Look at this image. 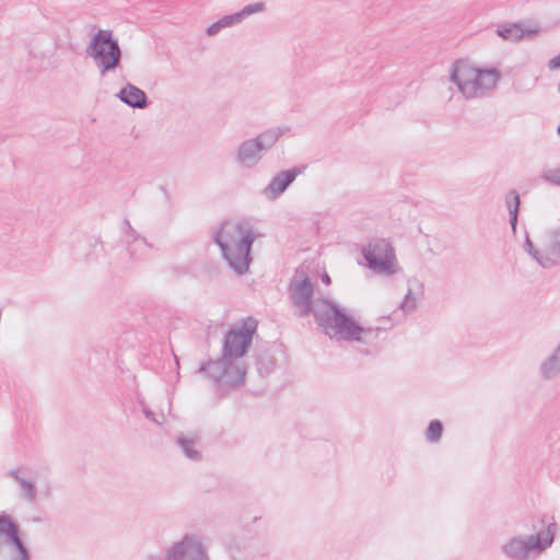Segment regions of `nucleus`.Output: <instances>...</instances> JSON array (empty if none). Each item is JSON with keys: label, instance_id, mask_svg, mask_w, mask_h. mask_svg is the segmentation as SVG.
<instances>
[{"label": "nucleus", "instance_id": "nucleus-1", "mask_svg": "<svg viewBox=\"0 0 560 560\" xmlns=\"http://www.w3.org/2000/svg\"><path fill=\"white\" fill-rule=\"evenodd\" d=\"M288 294L294 315L299 318L314 316L315 323L330 339L348 342H366L377 338L382 328L364 327L328 296L315 299V284L305 272H295L288 284Z\"/></svg>", "mask_w": 560, "mask_h": 560}, {"label": "nucleus", "instance_id": "nucleus-2", "mask_svg": "<svg viewBox=\"0 0 560 560\" xmlns=\"http://www.w3.org/2000/svg\"><path fill=\"white\" fill-rule=\"evenodd\" d=\"M257 326L258 322L252 316L231 326L222 339L221 357L200 364L198 372L212 381L219 393L238 388L245 383L247 365L242 359L253 343Z\"/></svg>", "mask_w": 560, "mask_h": 560}, {"label": "nucleus", "instance_id": "nucleus-3", "mask_svg": "<svg viewBox=\"0 0 560 560\" xmlns=\"http://www.w3.org/2000/svg\"><path fill=\"white\" fill-rule=\"evenodd\" d=\"M258 234L245 229L243 223H222L213 234V242L219 246L223 259L237 275L248 272L253 261L252 248Z\"/></svg>", "mask_w": 560, "mask_h": 560}, {"label": "nucleus", "instance_id": "nucleus-4", "mask_svg": "<svg viewBox=\"0 0 560 560\" xmlns=\"http://www.w3.org/2000/svg\"><path fill=\"white\" fill-rule=\"evenodd\" d=\"M535 534L513 536L501 546L502 553L509 560H528L541 555L552 546L558 524L553 516L544 514L533 520Z\"/></svg>", "mask_w": 560, "mask_h": 560}, {"label": "nucleus", "instance_id": "nucleus-5", "mask_svg": "<svg viewBox=\"0 0 560 560\" xmlns=\"http://www.w3.org/2000/svg\"><path fill=\"white\" fill-rule=\"evenodd\" d=\"M85 52L94 61L102 77L120 67L122 51L112 30H97L92 35Z\"/></svg>", "mask_w": 560, "mask_h": 560}, {"label": "nucleus", "instance_id": "nucleus-6", "mask_svg": "<svg viewBox=\"0 0 560 560\" xmlns=\"http://www.w3.org/2000/svg\"><path fill=\"white\" fill-rule=\"evenodd\" d=\"M361 254L366 266L376 273L393 275L396 272V255L392 244L385 238H377L363 246Z\"/></svg>", "mask_w": 560, "mask_h": 560}, {"label": "nucleus", "instance_id": "nucleus-7", "mask_svg": "<svg viewBox=\"0 0 560 560\" xmlns=\"http://www.w3.org/2000/svg\"><path fill=\"white\" fill-rule=\"evenodd\" d=\"M162 560H210L201 535L186 533L165 549Z\"/></svg>", "mask_w": 560, "mask_h": 560}, {"label": "nucleus", "instance_id": "nucleus-8", "mask_svg": "<svg viewBox=\"0 0 560 560\" xmlns=\"http://www.w3.org/2000/svg\"><path fill=\"white\" fill-rule=\"evenodd\" d=\"M478 69L464 59H458L452 65L450 80L466 98L476 96V85L479 82Z\"/></svg>", "mask_w": 560, "mask_h": 560}, {"label": "nucleus", "instance_id": "nucleus-9", "mask_svg": "<svg viewBox=\"0 0 560 560\" xmlns=\"http://www.w3.org/2000/svg\"><path fill=\"white\" fill-rule=\"evenodd\" d=\"M305 168L306 165L293 166L277 173L262 189V195L271 201L278 199Z\"/></svg>", "mask_w": 560, "mask_h": 560}, {"label": "nucleus", "instance_id": "nucleus-10", "mask_svg": "<svg viewBox=\"0 0 560 560\" xmlns=\"http://www.w3.org/2000/svg\"><path fill=\"white\" fill-rule=\"evenodd\" d=\"M253 138L242 141L236 150L235 162L243 168L255 167L262 158V152Z\"/></svg>", "mask_w": 560, "mask_h": 560}, {"label": "nucleus", "instance_id": "nucleus-11", "mask_svg": "<svg viewBox=\"0 0 560 560\" xmlns=\"http://www.w3.org/2000/svg\"><path fill=\"white\" fill-rule=\"evenodd\" d=\"M124 104L131 108L142 109L149 106L150 101L143 90L127 82L116 94Z\"/></svg>", "mask_w": 560, "mask_h": 560}, {"label": "nucleus", "instance_id": "nucleus-12", "mask_svg": "<svg viewBox=\"0 0 560 560\" xmlns=\"http://www.w3.org/2000/svg\"><path fill=\"white\" fill-rule=\"evenodd\" d=\"M495 34L508 42H518L524 38H533L538 35L537 28H524L521 23H506L497 26Z\"/></svg>", "mask_w": 560, "mask_h": 560}, {"label": "nucleus", "instance_id": "nucleus-13", "mask_svg": "<svg viewBox=\"0 0 560 560\" xmlns=\"http://www.w3.org/2000/svg\"><path fill=\"white\" fill-rule=\"evenodd\" d=\"M273 348L269 343H264L255 349V365L260 376L270 375L276 370L277 361L273 355Z\"/></svg>", "mask_w": 560, "mask_h": 560}, {"label": "nucleus", "instance_id": "nucleus-14", "mask_svg": "<svg viewBox=\"0 0 560 560\" xmlns=\"http://www.w3.org/2000/svg\"><path fill=\"white\" fill-rule=\"evenodd\" d=\"M5 541L11 546L9 560H32V552L23 538V533L18 523Z\"/></svg>", "mask_w": 560, "mask_h": 560}, {"label": "nucleus", "instance_id": "nucleus-15", "mask_svg": "<svg viewBox=\"0 0 560 560\" xmlns=\"http://www.w3.org/2000/svg\"><path fill=\"white\" fill-rule=\"evenodd\" d=\"M560 375V341L552 353H550L539 365V376L544 381H552Z\"/></svg>", "mask_w": 560, "mask_h": 560}, {"label": "nucleus", "instance_id": "nucleus-16", "mask_svg": "<svg viewBox=\"0 0 560 560\" xmlns=\"http://www.w3.org/2000/svg\"><path fill=\"white\" fill-rule=\"evenodd\" d=\"M478 84L476 85V96L479 92L493 90L501 79V72L497 68H479Z\"/></svg>", "mask_w": 560, "mask_h": 560}, {"label": "nucleus", "instance_id": "nucleus-17", "mask_svg": "<svg viewBox=\"0 0 560 560\" xmlns=\"http://www.w3.org/2000/svg\"><path fill=\"white\" fill-rule=\"evenodd\" d=\"M524 250L542 268L549 269L558 265V261L550 257L547 252L542 253L537 249L529 237L528 233L525 235Z\"/></svg>", "mask_w": 560, "mask_h": 560}, {"label": "nucleus", "instance_id": "nucleus-18", "mask_svg": "<svg viewBox=\"0 0 560 560\" xmlns=\"http://www.w3.org/2000/svg\"><path fill=\"white\" fill-rule=\"evenodd\" d=\"M505 206L509 211V222L512 233L515 235L517 232L518 212L521 207L520 194L516 189H511L505 196Z\"/></svg>", "mask_w": 560, "mask_h": 560}, {"label": "nucleus", "instance_id": "nucleus-19", "mask_svg": "<svg viewBox=\"0 0 560 560\" xmlns=\"http://www.w3.org/2000/svg\"><path fill=\"white\" fill-rule=\"evenodd\" d=\"M198 444V440L195 438H189L184 434H179L176 438V445L180 448L184 455L191 462H200L202 459L201 452L196 447Z\"/></svg>", "mask_w": 560, "mask_h": 560}, {"label": "nucleus", "instance_id": "nucleus-20", "mask_svg": "<svg viewBox=\"0 0 560 560\" xmlns=\"http://www.w3.org/2000/svg\"><path fill=\"white\" fill-rule=\"evenodd\" d=\"M284 133V130L281 128H272L267 129L264 132L257 135L253 139L256 140L255 142L258 144L261 152H267L270 150L277 141L282 137Z\"/></svg>", "mask_w": 560, "mask_h": 560}, {"label": "nucleus", "instance_id": "nucleus-21", "mask_svg": "<svg viewBox=\"0 0 560 560\" xmlns=\"http://www.w3.org/2000/svg\"><path fill=\"white\" fill-rule=\"evenodd\" d=\"M545 252L555 258L557 261L560 260V225L549 229L545 232Z\"/></svg>", "mask_w": 560, "mask_h": 560}, {"label": "nucleus", "instance_id": "nucleus-22", "mask_svg": "<svg viewBox=\"0 0 560 560\" xmlns=\"http://www.w3.org/2000/svg\"><path fill=\"white\" fill-rule=\"evenodd\" d=\"M9 476L12 477L22 488L23 498L30 503L35 502L37 490L35 483L20 476L19 469H12L9 471Z\"/></svg>", "mask_w": 560, "mask_h": 560}, {"label": "nucleus", "instance_id": "nucleus-23", "mask_svg": "<svg viewBox=\"0 0 560 560\" xmlns=\"http://www.w3.org/2000/svg\"><path fill=\"white\" fill-rule=\"evenodd\" d=\"M444 425L441 420L433 419L429 422L425 430V439L430 443H436L441 440L443 434Z\"/></svg>", "mask_w": 560, "mask_h": 560}, {"label": "nucleus", "instance_id": "nucleus-24", "mask_svg": "<svg viewBox=\"0 0 560 560\" xmlns=\"http://www.w3.org/2000/svg\"><path fill=\"white\" fill-rule=\"evenodd\" d=\"M16 524L13 516L5 512L0 513V537L7 539Z\"/></svg>", "mask_w": 560, "mask_h": 560}, {"label": "nucleus", "instance_id": "nucleus-25", "mask_svg": "<svg viewBox=\"0 0 560 560\" xmlns=\"http://www.w3.org/2000/svg\"><path fill=\"white\" fill-rule=\"evenodd\" d=\"M541 179L553 186H560V168H546L541 172Z\"/></svg>", "mask_w": 560, "mask_h": 560}, {"label": "nucleus", "instance_id": "nucleus-26", "mask_svg": "<svg viewBox=\"0 0 560 560\" xmlns=\"http://www.w3.org/2000/svg\"><path fill=\"white\" fill-rule=\"evenodd\" d=\"M266 10V4L264 2H255L245 5L241 11H238L242 20L244 21L246 18L254 13H259Z\"/></svg>", "mask_w": 560, "mask_h": 560}, {"label": "nucleus", "instance_id": "nucleus-27", "mask_svg": "<svg viewBox=\"0 0 560 560\" xmlns=\"http://www.w3.org/2000/svg\"><path fill=\"white\" fill-rule=\"evenodd\" d=\"M417 307L416 299L412 296V289L408 288V291L404 298V300L399 304V308L408 314L412 311H415Z\"/></svg>", "mask_w": 560, "mask_h": 560}, {"label": "nucleus", "instance_id": "nucleus-28", "mask_svg": "<svg viewBox=\"0 0 560 560\" xmlns=\"http://www.w3.org/2000/svg\"><path fill=\"white\" fill-rule=\"evenodd\" d=\"M138 245L139 246L142 245L147 249L152 248V245L148 242V240L144 236H141L139 234L138 238L128 241V250H129L131 257H133L136 255V248L133 246H138Z\"/></svg>", "mask_w": 560, "mask_h": 560}, {"label": "nucleus", "instance_id": "nucleus-29", "mask_svg": "<svg viewBox=\"0 0 560 560\" xmlns=\"http://www.w3.org/2000/svg\"><path fill=\"white\" fill-rule=\"evenodd\" d=\"M219 20L221 21L223 28L231 27V26L236 25L243 21L238 12L223 15Z\"/></svg>", "mask_w": 560, "mask_h": 560}, {"label": "nucleus", "instance_id": "nucleus-30", "mask_svg": "<svg viewBox=\"0 0 560 560\" xmlns=\"http://www.w3.org/2000/svg\"><path fill=\"white\" fill-rule=\"evenodd\" d=\"M221 30H223V26H222V23L220 20L211 23L207 28H206V34L208 36H214L217 35Z\"/></svg>", "mask_w": 560, "mask_h": 560}, {"label": "nucleus", "instance_id": "nucleus-31", "mask_svg": "<svg viewBox=\"0 0 560 560\" xmlns=\"http://www.w3.org/2000/svg\"><path fill=\"white\" fill-rule=\"evenodd\" d=\"M140 405L142 406V412H143L144 417L154 423H159L158 419L155 418V413L149 407H147L142 401H140Z\"/></svg>", "mask_w": 560, "mask_h": 560}, {"label": "nucleus", "instance_id": "nucleus-32", "mask_svg": "<svg viewBox=\"0 0 560 560\" xmlns=\"http://www.w3.org/2000/svg\"><path fill=\"white\" fill-rule=\"evenodd\" d=\"M124 226L126 229V232L129 234V236L131 237V240L133 238H138L139 237V234L137 233V231L131 226L130 222L128 219H125L124 220Z\"/></svg>", "mask_w": 560, "mask_h": 560}, {"label": "nucleus", "instance_id": "nucleus-33", "mask_svg": "<svg viewBox=\"0 0 560 560\" xmlns=\"http://www.w3.org/2000/svg\"><path fill=\"white\" fill-rule=\"evenodd\" d=\"M548 68L550 70H557L560 69V54L555 56L548 61Z\"/></svg>", "mask_w": 560, "mask_h": 560}, {"label": "nucleus", "instance_id": "nucleus-34", "mask_svg": "<svg viewBox=\"0 0 560 560\" xmlns=\"http://www.w3.org/2000/svg\"><path fill=\"white\" fill-rule=\"evenodd\" d=\"M320 279L326 285H329L331 283V279L327 272H324Z\"/></svg>", "mask_w": 560, "mask_h": 560}, {"label": "nucleus", "instance_id": "nucleus-35", "mask_svg": "<svg viewBox=\"0 0 560 560\" xmlns=\"http://www.w3.org/2000/svg\"><path fill=\"white\" fill-rule=\"evenodd\" d=\"M557 133L560 136V124L557 127Z\"/></svg>", "mask_w": 560, "mask_h": 560}, {"label": "nucleus", "instance_id": "nucleus-36", "mask_svg": "<svg viewBox=\"0 0 560 560\" xmlns=\"http://www.w3.org/2000/svg\"><path fill=\"white\" fill-rule=\"evenodd\" d=\"M161 189L163 190V192L166 195V189L165 187H161Z\"/></svg>", "mask_w": 560, "mask_h": 560}]
</instances>
